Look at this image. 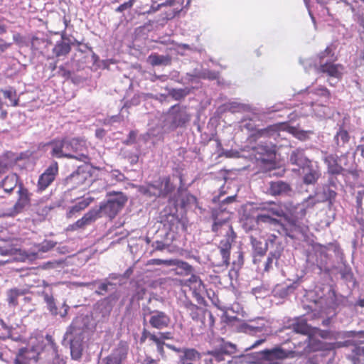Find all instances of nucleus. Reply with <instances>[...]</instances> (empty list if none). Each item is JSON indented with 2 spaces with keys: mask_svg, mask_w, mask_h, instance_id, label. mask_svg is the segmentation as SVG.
I'll return each mask as SVG.
<instances>
[{
  "mask_svg": "<svg viewBox=\"0 0 364 364\" xmlns=\"http://www.w3.org/2000/svg\"><path fill=\"white\" fill-rule=\"evenodd\" d=\"M40 353L35 346L21 348L18 350L14 360V364H31L37 363Z\"/></svg>",
  "mask_w": 364,
  "mask_h": 364,
  "instance_id": "nucleus-11",
  "label": "nucleus"
},
{
  "mask_svg": "<svg viewBox=\"0 0 364 364\" xmlns=\"http://www.w3.org/2000/svg\"><path fill=\"white\" fill-rule=\"evenodd\" d=\"M134 0H129L128 1L119 5L117 9V12H123L124 11L131 9L134 5Z\"/></svg>",
  "mask_w": 364,
  "mask_h": 364,
  "instance_id": "nucleus-54",
  "label": "nucleus"
},
{
  "mask_svg": "<svg viewBox=\"0 0 364 364\" xmlns=\"http://www.w3.org/2000/svg\"><path fill=\"white\" fill-rule=\"evenodd\" d=\"M273 253H271V255L269 256L265 262V265L264 270L265 272H269L270 269L272 267V263H273Z\"/></svg>",
  "mask_w": 364,
  "mask_h": 364,
  "instance_id": "nucleus-61",
  "label": "nucleus"
},
{
  "mask_svg": "<svg viewBox=\"0 0 364 364\" xmlns=\"http://www.w3.org/2000/svg\"><path fill=\"white\" fill-rule=\"evenodd\" d=\"M65 152L73 157H67L87 163L90 161L86 141L80 138H65Z\"/></svg>",
  "mask_w": 364,
  "mask_h": 364,
  "instance_id": "nucleus-4",
  "label": "nucleus"
},
{
  "mask_svg": "<svg viewBox=\"0 0 364 364\" xmlns=\"http://www.w3.org/2000/svg\"><path fill=\"white\" fill-rule=\"evenodd\" d=\"M208 353L211 355L210 363L212 364H229L230 362L226 360L225 357L228 356L226 354L222 353L216 349L210 351Z\"/></svg>",
  "mask_w": 364,
  "mask_h": 364,
  "instance_id": "nucleus-36",
  "label": "nucleus"
},
{
  "mask_svg": "<svg viewBox=\"0 0 364 364\" xmlns=\"http://www.w3.org/2000/svg\"><path fill=\"white\" fill-rule=\"evenodd\" d=\"M161 223L166 235L171 240L176 238L180 231L186 230V226L182 220L175 214H165L161 216Z\"/></svg>",
  "mask_w": 364,
  "mask_h": 364,
  "instance_id": "nucleus-5",
  "label": "nucleus"
},
{
  "mask_svg": "<svg viewBox=\"0 0 364 364\" xmlns=\"http://www.w3.org/2000/svg\"><path fill=\"white\" fill-rule=\"evenodd\" d=\"M293 331L303 335H309L311 333L310 326L305 319H298L291 324Z\"/></svg>",
  "mask_w": 364,
  "mask_h": 364,
  "instance_id": "nucleus-29",
  "label": "nucleus"
},
{
  "mask_svg": "<svg viewBox=\"0 0 364 364\" xmlns=\"http://www.w3.org/2000/svg\"><path fill=\"white\" fill-rule=\"evenodd\" d=\"M100 214V210L99 209H91L87 213H86L83 216L82 219L85 221V224L87 225H90L93 222H95L99 217Z\"/></svg>",
  "mask_w": 364,
  "mask_h": 364,
  "instance_id": "nucleus-39",
  "label": "nucleus"
},
{
  "mask_svg": "<svg viewBox=\"0 0 364 364\" xmlns=\"http://www.w3.org/2000/svg\"><path fill=\"white\" fill-rule=\"evenodd\" d=\"M291 191V186L284 181H277L269 183L268 193L271 196H277L288 194Z\"/></svg>",
  "mask_w": 364,
  "mask_h": 364,
  "instance_id": "nucleus-19",
  "label": "nucleus"
},
{
  "mask_svg": "<svg viewBox=\"0 0 364 364\" xmlns=\"http://www.w3.org/2000/svg\"><path fill=\"white\" fill-rule=\"evenodd\" d=\"M343 66L341 64H334L326 61L320 64L318 71L326 74L329 77L341 79L342 77Z\"/></svg>",
  "mask_w": 364,
  "mask_h": 364,
  "instance_id": "nucleus-16",
  "label": "nucleus"
},
{
  "mask_svg": "<svg viewBox=\"0 0 364 364\" xmlns=\"http://www.w3.org/2000/svg\"><path fill=\"white\" fill-rule=\"evenodd\" d=\"M171 259H151L148 261L147 264H151V265L164 264L166 266H171L172 262H171Z\"/></svg>",
  "mask_w": 364,
  "mask_h": 364,
  "instance_id": "nucleus-51",
  "label": "nucleus"
},
{
  "mask_svg": "<svg viewBox=\"0 0 364 364\" xmlns=\"http://www.w3.org/2000/svg\"><path fill=\"white\" fill-rule=\"evenodd\" d=\"M200 77L203 79H208L210 80H217L220 77V73L214 70H206L202 72Z\"/></svg>",
  "mask_w": 364,
  "mask_h": 364,
  "instance_id": "nucleus-44",
  "label": "nucleus"
},
{
  "mask_svg": "<svg viewBox=\"0 0 364 364\" xmlns=\"http://www.w3.org/2000/svg\"><path fill=\"white\" fill-rule=\"evenodd\" d=\"M26 294L25 290L14 288L8 290L6 293L7 299L6 301L9 306L16 307L18 304V299L19 296H23Z\"/></svg>",
  "mask_w": 364,
  "mask_h": 364,
  "instance_id": "nucleus-28",
  "label": "nucleus"
},
{
  "mask_svg": "<svg viewBox=\"0 0 364 364\" xmlns=\"http://www.w3.org/2000/svg\"><path fill=\"white\" fill-rule=\"evenodd\" d=\"M316 93L318 95L323 96L328 99L331 97L330 91L325 87L321 86L316 90Z\"/></svg>",
  "mask_w": 364,
  "mask_h": 364,
  "instance_id": "nucleus-55",
  "label": "nucleus"
},
{
  "mask_svg": "<svg viewBox=\"0 0 364 364\" xmlns=\"http://www.w3.org/2000/svg\"><path fill=\"white\" fill-rule=\"evenodd\" d=\"M347 337H358L360 343H364V331H350L346 335Z\"/></svg>",
  "mask_w": 364,
  "mask_h": 364,
  "instance_id": "nucleus-57",
  "label": "nucleus"
},
{
  "mask_svg": "<svg viewBox=\"0 0 364 364\" xmlns=\"http://www.w3.org/2000/svg\"><path fill=\"white\" fill-rule=\"evenodd\" d=\"M347 358L353 364H364V346H355L352 350L351 354Z\"/></svg>",
  "mask_w": 364,
  "mask_h": 364,
  "instance_id": "nucleus-27",
  "label": "nucleus"
},
{
  "mask_svg": "<svg viewBox=\"0 0 364 364\" xmlns=\"http://www.w3.org/2000/svg\"><path fill=\"white\" fill-rule=\"evenodd\" d=\"M174 189L175 186L171 183L170 176L160 177L157 181L140 188L143 194L157 198H166Z\"/></svg>",
  "mask_w": 364,
  "mask_h": 364,
  "instance_id": "nucleus-2",
  "label": "nucleus"
},
{
  "mask_svg": "<svg viewBox=\"0 0 364 364\" xmlns=\"http://www.w3.org/2000/svg\"><path fill=\"white\" fill-rule=\"evenodd\" d=\"M87 225L82 218L77 220L75 223L68 226L67 231H75L78 229H82L85 228Z\"/></svg>",
  "mask_w": 364,
  "mask_h": 364,
  "instance_id": "nucleus-46",
  "label": "nucleus"
},
{
  "mask_svg": "<svg viewBox=\"0 0 364 364\" xmlns=\"http://www.w3.org/2000/svg\"><path fill=\"white\" fill-rule=\"evenodd\" d=\"M136 138V132L135 131H131L129 133L127 139L124 141V144H132L135 143Z\"/></svg>",
  "mask_w": 364,
  "mask_h": 364,
  "instance_id": "nucleus-59",
  "label": "nucleus"
},
{
  "mask_svg": "<svg viewBox=\"0 0 364 364\" xmlns=\"http://www.w3.org/2000/svg\"><path fill=\"white\" fill-rule=\"evenodd\" d=\"M128 348L123 343H119L113 352L102 360V364H121L127 358Z\"/></svg>",
  "mask_w": 364,
  "mask_h": 364,
  "instance_id": "nucleus-13",
  "label": "nucleus"
},
{
  "mask_svg": "<svg viewBox=\"0 0 364 364\" xmlns=\"http://www.w3.org/2000/svg\"><path fill=\"white\" fill-rule=\"evenodd\" d=\"M16 200L12 207L5 210L4 215L9 217H14L28 208L31 203L32 193L24 184L21 182L16 191Z\"/></svg>",
  "mask_w": 364,
  "mask_h": 364,
  "instance_id": "nucleus-3",
  "label": "nucleus"
},
{
  "mask_svg": "<svg viewBox=\"0 0 364 364\" xmlns=\"http://www.w3.org/2000/svg\"><path fill=\"white\" fill-rule=\"evenodd\" d=\"M335 139L338 145L339 144V139L341 141L342 144L343 145L349 141L350 136L348 131L343 129H340L337 132Z\"/></svg>",
  "mask_w": 364,
  "mask_h": 364,
  "instance_id": "nucleus-41",
  "label": "nucleus"
},
{
  "mask_svg": "<svg viewBox=\"0 0 364 364\" xmlns=\"http://www.w3.org/2000/svg\"><path fill=\"white\" fill-rule=\"evenodd\" d=\"M46 338L50 343L53 348V350L55 351V359L57 360L58 364H65V362L63 359H60L59 355L58 354L57 345L55 343L54 340L53 339V337L50 335H46Z\"/></svg>",
  "mask_w": 364,
  "mask_h": 364,
  "instance_id": "nucleus-45",
  "label": "nucleus"
},
{
  "mask_svg": "<svg viewBox=\"0 0 364 364\" xmlns=\"http://www.w3.org/2000/svg\"><path fill=\"white\" fill-rule=\"evenodd\" d=\"M215 349L228 356L235 353L237 350V348L235 344L225 341L224 339H221L220 345Z\"/></svg>",
  "mask_w": 364,
  "mask_h": 364,
  "instance_id": "nucleus-34",
  "label": "nucleus"
},
{
  "mask_svg": "<svg viewBox=\"0 0 364 364\" xmlns=\"http://www.w3.org/2000/svg\"><path fill=\"white\" fill-rule=\"evenodd\" d=\"M65 138L55 139L48 142L47 146L50 147L51 156L58 159L73 157L70 154L65 152Z\"/></svg>",
  "mask_w": 364,
  "mask_h": 364,
  "instance_id": "nucleus-15",
  "label": "nucleus"
},
{
  "mask_svg": "<svg viewBox=\"0 0 364 364\" xmlns=\"http://www.w3.org/2000/svg\"><path fill=\"white\" fill-rule=\"evenodd\" d=\"M312 198H309V199L306 201V205L305 208H301V210L299 212V214L300 215L301 218L305 217L306 215L307 209L308 208H312L316 205V201H312Z\"/></svg>",
  "mask_w": 364,
  "mask_h": 364,
  "instance_id": "nucleus-49",
  "label": "nucleus"
},
{
  "mask_svg": "<svg viewBox=\"0 0 364 364\" xmlns=\"http://www.w3.org/2000/svg\"><path fill=\"white\" fill-rule=\"evenodd\" d=\"M11 46V43H8L4 39L0 38V55L6 52Z\"/></svg>",
  "mask_w": 364,
  "mask_h": 364,
  "instance_id": "nucleus-58",
  "label": "nucleus"
},
{
  "mask_svg": "<svg viewBox=\"0 0 364 364\" xmlns=\"http://www.w3.org/2000/svg\"><path fill=\"white\" fill-rule=\"evenodd\" d=\"M92 201V198H84L74 205L70 207L69 211L67 213V217L68 218H72L75 215L76 213L85 210Z\"/></svg>",
  "mask_w": 364,
  "mask_h": 364,
  "instance_id": "nucleus-26",
  "label": "nucleus"
},
{
  "mask_svg": "<svg viewBox=\"0 0 364 364\" xmlns=\"http://www.w3.org/2000/svg\"><path fill=\"white\" fill-rule=\"evenodd\" d=\"M153 247H154L156 251H162L166 249L167 245L162 241L157 240L153 244Z\"/></svg>",
  "mask_w": 364,
  "mask_h": 364,
  "instance_id": "nucleus-63",
  "label": "nucleus"
},
{
  "mask_svg": "<svg viewBox=\"0 0 364 364\" xmlns=\"http://www.w3.org/2000/svg\"><path fill=\"white\" fill-rule=\"evenodd\" d=\"M184 284L191 291H205V285L200 278L196 274H192L191 277L186 280Z\"/></svg>",
  "mask_w": 364,
  "mask_h": 364,
  "instance_id": "nucleus-30",
  "label": "nucleus"
},
{
  "mask_svg": "<svg viewBox=\"0 0 364 364\" xmlns=\"http://www.w3.org/2000/svg\"><path fill=\"white\" fill-rule=\"evenodd\" d=\"M171 262H172L171 266H176V274L178 275H189L193 271V267L189 264L188 262L178 260V259H171Z\"/></svg>",
  "mask_w": 364,
  "mask_h": 364,
  "instance_id": "nucleus-25",
  "label": "nucleus"
},
{
  "mask_svg": "<svg viewBox=\"0 0 364 364\" xmlns=\"http://www.w3.org/2000/svg\"><path fill=\"white\" fill-rule=\"evenodd\" d=\"M148 61L152 66L160 65H168L171 62L168 56L160 55L157 53H152L148 57Z\"/></svg>",
  "mask_w": 364,
  "mask_h": 364,
  "instance_id": "nucleus-35",
  "label": "nucleus"
},
{
  "mask_svg": "<svg viewBox=\"0 0 364 364\" xmlns=\"http://www.w3.org/2000/svg\"><path fill=\"white\" fill-rule=\"evenodd\" d=\"M284 123H277L271 124L264 129H259L255 131L252 136L255 139L259 138H274L276 139L279 135V132L283 129Z\"/></svg>",
  "mask_w": 364,
  "mask_h": 364,
  "instance_id": "nucleus-14",
  "label": "nucleus"
},
{
  "mask_svg": "<svg viewBox=\"0 0 364 364\" xmlns=\"http://www.w3.org/2000/svg\"><path fill=\"white\" fill-rule=\"evenodd\" d=\"M181 307H183L190 315L193 320L198 321L203 309L194 304L188 298H186L181 301Z\"/></svg>",
  "mask_w": 364,
  "mask_h": 364,
  "instance_id": "nucleus-23",
  "label": "nucleus"
},
{
  "mask_svg": "<svg viewBox=\"0 0 364 364\" xmlns=\"http://www.w3.org/2000/svg\"><path fill=\"white\" fill-rule=\"evenodd\" d=\"M58 164L53 161L45 171L41 173L37 182L36 191L42 193L55 181L58 174Z\"/></svg>",
  "mask_w": 364,
  "mask_h": 364,
  "instance_id": "nucleus-10",
  "label": "nucleus"
},
{
  "mask_svg": "<svg viewBox=\"0 0 364 364\" xmlns=\"http://www.w3.org/2000/svg\"><path fill=\"white\" fill-rule=\"evenodd\" d=\"M127 201V198L120 193L115 198L108 200L104 205H100L99 210L112 219L122 209Z\"/></svg>",
  "mask_w": 364,
  "mask_h": 364,
  "instance_id": "nucleus-9",
  "label": "nucleus"
},
{
  "mask_svg": "<svg viewBox=\"0 0 364 364\" xmlns=\"http://www.w3.org/2000/svg\"><path fill=\"white\" fill-rule=\"evenodd\" d=\"M4 96L5 98L9 100L10 105L14 107L18 105V100L16 98L15 92H13L11 90H5L4 91Z\"/></svg>",
  "mask_w": 364,
  "mask_h": 364,
  "instance_id": "nucleus-47",
  "label": "nucleus"
},
{
  "mask_svg": "<svg viewBox=\"0 0 364 364\" xmlns=\"http://www.w3.org/2000/svg\"><path fill=\"white\" fill-rule=\"evenodd\" d=\"M159 359H154L151 356H146L142 361V364H159Z\"/></svg>",
  "mask_w": 364,
  "mask_h": 364,
  "instance_id": "nucleus-64",
  "label": "nucleus"
},
{
  "mask_svg": "<svg viewBox=\"0 0 364 364\" xmlns=\"http://www.w3.org/2000/svg\"><path fill=\"white\" fill-rule=\"evenodd\" d=\"M171 122L168 129L171 131L176 130L178 127H183L191 120V114L186 110V107L173 105L170 109Z\"/></svg>",
  "mask_w": 364,
  "mask_h": 364,
  "instance_id": "nucleus-7",
  "label": "nucleus"
},
{
  "mask_svg": "<svg viewBox=\"0 0 364 364\" xmlns=\"http://www.w3.org/2000/svg\"><path fill=\"white\" fill-rule=\"evenodd\" d=\"M188 92L183 89L173 90L171 95L176 100H180L183 98Z\"/></svg>",
  "mask_w": 364,
  "mask_h": 364,
  "instance_id": "nucleus-52",
  "label": "nucleus"
},
{
  "mask_svg": "<svg viewBox=\"0 0 364 364\" xmlns=\"http://www.w3.org/2000/svg\"><path fill=\"white\" fill-rule=\"evenodd\" d=\"M166 347L175 353H181L178 357V363H200L201 353L193 348H178L171 344H167Z\"/></svg>",
  "mask_w": 364,
  "mask_h": 364,
  "instance_id": "nucleus-8",
  "label": "nucleus"
},
{
  "mask_svg": "<svg viewBox=\"0 0 364 364\" xmlns=\"http://www.w3.org/2000/svg\"><path fill=\"white\" fill-rule=\"evenodd\" d=\"M289 352L280 347H276L272 349H267L263 351L264 358L267 360L279 359L283 360L289 357Z\"/></svg>",
  "mask_w": 364,
  "mask_h": 364,
  "instance_id": "nucleus-24",
  "label": "nucleus"
},
{
  "mask_svg": "<svg viewBox=\"0 0 364 364\" xmlns=\"http://www.w3.org/2000/svg\"><path fill=\"white\" fill-rule=\"evenodd\" d=\"M204 291H192V294L198 304L205 306L206 301L203 296Z\"/></svg>",
  "mask_w": 364,
  "mask_h": 364,
  "instance_id": "nucleus-50",
  "label": "nucleus"
},
{
  "mask_svg": "<svg viewBox=\"0 0 364 364\" xmlns=\"http://www.w3.org/2000/svg\"><path fill=\"white\" fill-rule=\"evenodd\" d=\"M250 243L253 249V262L257 264L260 261V259H257V257L260 258L266 255L268 250L267 242L263 244L262 242L258 240L256 237L251 236Z\"/></svg>",
  "mask_w": 364,
  "mask_h": 364,
  "instance_id": "nucleus-20",
  "label": "nucleus"
},
{
  "mask_svg": "<svg viewBox=\"0 0 364 364\" xmlns=\"http://www.w3.org/2000/svg\"><path fill=\"white\" fill-rule=\"evenodd\" d=\"M260 223H267L273 226H284L279 220L273 218L266 214H259L255 218L247 217L243 222L242 226L246 232H249L255 229L256 224Z\"/></svg>",
  "mask_w": 364,
  "mask_h": 364,
  "instance_id": "nucleus-12",
  "label": "nucleus"
},
{
  "mask_svg": "<svg viewBox=\"0 0 364 364\" xmlns=\"http://www.w3.org/2000/svg\"><path fill=\"white\" fill-rule=\"evenodd\" d=\"M58 75L62 77L68 79L70 77L71 73L70 70H67L64 66L61 65L58 68Z\"/></svg>",
  "mask_w": 364,
  "mask_h": 364,
  "instance_id": "nucleus-56",
  "label": "nucleus"
},
{
  "mask_svg": "<svg viewBox=\"0 0 364 364\" xmlns=\"http://www.w3.org/2000/svg\"><path fill=\"white\" fill-rule=\"evenodd\" d=\"M289 160L291 164L296 165L301 168L311 161L305 156L304 151L301 149L294 150L290 155Z\"/></svg>",
  "mask_w": 364,
  "mask_h": 364,
  "instance_id": "nucleus-22",
  "label": "nucleus"
},
{
  "mask_svg": "<svg viewBox=\"0 0 364 364\" xmlns=\"http://www.w3.org/2000/svg\"><path fill=\"white\" fill-rule=\"evenodd\" d=\"M71 50V46L69 43L65 41H58L53 48V53L56 57L65 56Z\"/></svg>",
  "mask_w": 364,
  "mask_h": 364,
  "instance_id": "nucleus-31",
  "label": "nucleus"
},
{
  "mask_svg": "<svg viewBox=\"0 0 364 364\" xmlns=\"http://www.w3.org/2000/svg\"><path fill=\"white\" fill-rule=\"evenodd\" d=\"M152 335V333L146 330V328H144L141 332V336L140 338L141 343H144L146 339L151 338Z\"/></svg>",
  "mask_w": 364,
  "mask_h": 364,
  "instance_id": "nucleus-62",
  "label": "nucleus"
},
{
  "mask_svg": "<svg viewBox=\"0 0 364 364\" xmlns=\"http://www.w3.org/2000/svg\"><path fill=\"white\" fill-rule=\"evenodd\" d=\"M55 243L52 241H45L41 245L39 251L42 252H48L55 247Z\"/></svg>",
  "mask_w": 364,
  "mask_h": 364,
  "instance_id": "nucleus-53",
  "label": "nucleus"
},
{
  "mask_svg": "<svg viewBox=\"0 0 364 364\" xmlns=\"http://www.w3.org/2000/svg\"><path fill=\"white\" fill-rule=\"evenodd\" d=\"M235 255L237 258L232 261V269L239 271L244 264V254L242 251L239 250Z\"/></svg>",
  "mask_w": 364,
  "mask_h": 364,
  "instance_id": "nucleus-40",
  "label": "nucleus"
},
{
  "mask_svg": "<svg viewBox=\"0 0 364 364\" xmlns=\"http://www.w3.org/2000/svg\"><path fill=\"white\" fill-rule=\"evenodd\" d=\"M339 158L336 154H329L323 159L324 163L327 166V173L330 175L342 174L344 168L338 163Z\"/></svg>",
  "mask_w": 364,
  "mask_h": 364,
  "instance_id": "nucleus-18",
  "label": "nucleus"
},
{
  "mask_svg": "<svg viewBox=\"0 0 364 364\" xmlns=\"http://www.w3.org/2000/svg\"><path fill=\"white\" fill-rule=\"evenodd\" d=\"M87 173L82 171L80 172L77 171L70 175V178L75 181H77V183H83V181L86 179Z\"/></svg>",
  "mask_w": 364,
  "mask_h": 364,
  "instance_id": "nucleus-48",
  "label": "nucleus"
},
{
  "mask_svg": "<svg viewBox=\"0 0 364 364\" xmlns=\"http://www.w3.org/2000/svg\"><path fill=\"white\" fill-rule=\"evenodd\" d=\"M21 182L19 176L16 173H11L0 182V187L3 188L5 192L11 193L16 186L18 188Z\"/></svg>",
  "mask_w": 364,
  "mask_h": 364,
  "instance_id": "nucleus-21",
  "label": "nucleus"
},
{
  "mask_svg": "<svg viewBox=\"0 0 364 364\" xmlns=\"http://www.w3.org/2000/svg\"><path fill=\"white\" fill-rule=\"evenodd\" d=\"M82 341L70 340V355L73 360H80L82 355Z\"/></svg>",
  "mask_w": 364,
  "mask_h": 364,
  "instance_id": "nucleus-32",
  "label": "nucleus"
},
{
  "mask_svg": "<svg viewBox=\"0 0 364 364\" xmlns=\"http://www.w3.org/2000/svg\"><path fill=\"white\" fill-rule=\"evenodd\" d=\"M149 316V325L157 330H163L168 328L171 322V317L162 311H151L148 308L143 313L144 323L146 322V316Z\"/></svg>",
  "mask_w": 364,
  "mask_h": 364,
  "instance_id": "nucleus-6",
  "label": "nucleus"
},
{
  "mask_svg": "<svg viewBox=\"0 0 364 364\" xmlns=\"http://www.w3.org/2000/svg\"><path fill=\"white\" fill-rule=\"evenodd\" d=\"M45 301L48 305V308L50 312L53 315H57L58 314V308L55 305L53 297L50 296L48 295H46Z\"/></svg>",
  "mask_w": 364,
  "mask_h": 364,
  "instance_id": "nucleus-43",
  "label": "nucleus"
},
{
  "mask_svg": "<svg viewBox=\"0 0 364 364\" xmlns=\"http://www.w3.org/2000/svg\"><path fill=\"white\" fill-rule=\"evenodd\" d=\"M301 169L304 173L303 182L306 185L315 184L321 176L319 170L313 166L311 161Z\"/></svg>",
  "mask_w": 364,
  "mask_h": 364,
  "instance_id": "nucleus-17",
  "label": "nucleus"
},
{
  "mask_svg": "<svg viewBox=\"0 0 364 364\" xmlns=\"http://www.w3.org/2000/svg\"><path fill=\"white\" fill-rule=\"evenodd\" d=\"M231 213L221 208L213 209L211 218L213 220L211 230L216 235H223L224 237L220 241L218 248L222 256L223 263L229 265L230 259V250L235 242L237 235L230 223Z\"/></svg>",
  "mask_w": 364,
  "mask_h": 364,
  "instance_id": "nucleus-1",
  "label": "nucleus"
},
{
  "mask_svg": "<svg viewBox=\"0 0 364 364\" xmlns=\"http://www.w3.org/2000/svg\"><path fill=\"white\" fill-rule=\"evenodd\" d=\"M276 146L273 144L267 145H258L255 150L259 154L267 155V156H272L275 154Z\"/></svg>",
  "mask_w": 364,
  "mask_h": 364,
  "instance_id": "nucleus-38",
  "label": "nucleus"
},
{
  "mask_svg": "<svg viewBox=\"0 0 364 364\" xmlns=\"http://www.w3.org/2000/svg\"><path fill=\"white\" fill-rule=\"evenodd\" d=\"M110 283H102L98 286V290L96 291V294L98 295H103L104 293L108 291V285Z\"/></svg>",
  "mask_w": 364,
  "mask_h": 364,
  "instance_id": "nucleus-60",
  "label": "nucleus"
},
{
  "mask_svg": "<svg viewBox=\"0 0 364 364\" xmlns=\"http://www.w3.org/2000/svg\"><path fill=\"white\" fill-rule=\"evenodd\" d=\"M174 0H165V1L164 2H161L160 4H158L157 5H151L150 9L147 11H144L142 14H151V13H154L156 11H157L158 10H159V9L162 6H171L173 3Z\"/></svg>",
  "mask_w": 364,
  "mask_h": 364,
  "instance_id": "nucleus-42",
  "label": "nucleus"
},
{
  "mask_svg": "<svg viewBox=\"0 0 364 364\" xmlns=\"http://www.w3.org/2000/svg\"><path fill=\"white\" fill-rule=\"evenodd\" d=\"M317 58L318 59L319 64L328 60L335 61L336 60V57L335 56L334 51L331 46H327L324 50L321 51L318 54Z\"/></svg>",
  "mask_w": 364,
  "mask_h": 364,
  "instance_id": "nucleus-33",
  "label": "nucleus"
},
{
  "mask_svg": "<svg viewBox=\"0 0 364 364\" xmlns=\"http://www.w3.org/2000/svg\"><path fill=\"white\" fill-rule=\"evenodd\" d=\"M150 341H152L156 346L157 351L161 358L166 357L164 346L165 342L162 341L159 333H152ZM167 344H166V346Z\"/></svg>",
  "mask_w": 364,
  "mask_h": 364,
  "instance_id": "nucleus-37",
  "label": "nucleus"
}]
</instances>
